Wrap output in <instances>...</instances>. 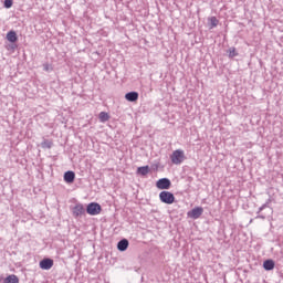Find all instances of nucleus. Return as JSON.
Instances as JSON below:
<instances>
[{
	"instance_id": "f257e3e1",
	"label": "nucleus",
	"mask_w": 283,
	"mask_h": 283,
	"mask_svg": "<svg viewBox=\"0 0 283 283\" xmlns=\"http://www.w3.org/2000/svg\"><path fill=\"white\" fill-rule=\"evenodd\" d=\"M170 160L172 165H182L185 163V151L180 149L172 151Z\"/></svg>"
},
{
	"instance_id": "f03ea898",
	"label": "nucleus",
	"mask_w": 283,
	"mask_h": 283,
	"mask_svg": "<svg viewBox=\"0 0 283 283\" xmlns=\"http://www.w3.org/2000/svg\"><path fill=\"white\" fill-rule=\"evenodd\" d=\"M159 200L160 202H164V205H174L176 202V197L170 191H161L159 193Z\"/></svg>"
},
{
	"instance_id": "7ed1b4c3",
	"label": "nucleus",
	"mask_w": 283,
	"mask_h": 283,
	"mask_svg": "<svg viewBox=\"0 0 283 283\" xmlns=\"http://www.w3.org/2000/svg\"><path fill=\"white\" fill-rule=\"evenodd\" d=\"M101 211H103V208L96 202H91L86 207L88 216H99Z\"/></svg>"
},
{
	"instance_id": "20e7f679",
	"label": "nucleus",
	"mask_w": 283,
	"mask_h": 283,
	"mask_svg": "<svg viewBox=\"0 0 283 283\" xmlns=\"http://www.w3.org/2000/svg\"><path fill=\"white\" fill-rule=\"evenodd\" d=\"M205 213V209L202 207H196L192 210L188 211L187 216L188 218H192V220H198L200 216Z\"/></svg>"
},
{
	"instance_id": "39448f33",
	"label": "nucleus",
	"mask_w": 283,
	"mask_h": 283,
	"mask_svg": "<svg viewBox=\"0 0 283 283\" xmlns=\"http://www.w3.org/2000/svg\"><path fill=\"white\" fill-rule=\"evenodd\" d=\"M156 187H157V189H160V190L170 189L171 180H169L167 178H161L156 181Z\"/></svg>"
},
{
	"instance_id": "423d86ee",
	"label": "nucleus",
	"mask_w": 283,
	"mask_h": 283,
	"mask_svg": "<svg viewBox=\"0 0 283 283\" xmlns=\"http://www.w3.org/2000/svg\"><path fill=\"white\" fill-rule=\"evenodd\" d=\"M54 266V260L52 259H43L40 261V269H43V271H50Z\"/></svg>"
},
{
	"instance_id": "0eeeda50",
	"label": "nucleus",
	"mask_w": 283,
	"mask_h": 283,
	"mask_svg": "<svg viewBox=\"0 0 283 283\" xmlns=\"http://www.w3.org/2000/svg\"><path fill=\"white\" fill-rule=\"evenodd\" d=\"M73 216L74 218H80V216H85V207L82 203L75 205L73 208Z\"/></svg>"
},
{
	"instance_id": "6e6552de",
	"label": "nucleus",
	"mask_w": 283,
	"mask_h": 283,
	"mask_svg": "<svg viewBox=\"0 0 283 283\" xmlns=\"http://www.w3.org/2000/svg\"><path fill=\"white\" fill-rule=\"evenodd\" d=\"M126 101L129 103H136L138 101V92H129L125 94Z\"/></svg>"
},
{
	"instance_id": "1a4fd4ad",
	"label": "nucleus",
	"mask_w": 283,
	"mask_h": 283,
	"mask_svg": "<svg viewBox=\"0 0 283 283\" xmlns=\"http://www.w3.org/2000/svg\"><path fill=\"white\" fill-rule=\"evenodd\" d=\"M76 178V174H74V171H66L64 174V180L69 184L72 185V182H74V179Z\"/></svg>"
},
{
	"instance_id": "9d476101",
	"label": "nucleus",
	"mask_w": 283,
	"mask_h": 283,
	"mask_svg": "<svg viewBox=\"0 0 283 283\" xmlns=\"http://www.w3.org/2000/svg\"><path fill=\"white\" fill-rule=\"evenodd\" d=\"M263 269L265 271H273L275 269V261L274 260H265L263 262Z\"/></svg>"
},
{
	"instance_id": "9b49d317",
	"label": "nucleus",
	"mask_w": 283,
	"mask_h": 283,
	"mask_svg": "<svg viewBox=\"0 0 283 283\" xmlns=\"http://www.w3.org/2000/svg\"><path fill=\"white\" fill-rule=\"evenodd\" d=\"M128 247H129V241H127V239H123L117 243L118 251H127Z\"/></svg>"
},
{
	"instance_id": "f8f14e48",
	"label": "nucleus",
	"mask_w": 283,
	"mask_h": 283,
	"mask_svg": "<svg viewBox=\"0 0 283 283\" xmlns=\"http://www.w3.org/2000/svg\"><path fill=\"white\" fill-rule=\"evenodd\" d=\"M7 40H8L10 43H17V40H18V38H17V32H14V31H9V32L7 33Z\"/></svg>"
},
{
	"instance_id": "ddd939ff",
	"label": "nucleus",
	"mask_w": 283,
	"mask_h": 283,
	"mask_svg": "<svg viewBox=\"0 0 283 283\" xmlns=\"http://www.w3.org/2000/svg\"><path fill=\"white\" fill-rule=\"evenodd\" d=\"M3 283H19V276L15 274H10L3 280Z\"/></svg>"
},
{
	"instance_id": "4468645a",
	"label": "nucleus",
	"mask_w": 283,
	"mask_h": 283,
	"mask_svg": "<svg viewBox=\"0 0 283 283\" xmlns=\"http://www.w3.org/2000/svg\"><path fill=\"white\" fill-rule=\"evenodd\" d=\"M137 174H139L140 176H147V174H149V166L138 167Z\"/></svg>"
},
{
	"instance_id": "2eb2a0df",
	"label": "nucleus",
	"mask_w": 283,
	"mask_h": 283,
	"mask_svg": "<svg viewBox=\"0 0 283 283\" xmlns=\"http://www.w3.org/2000/svg\"><path fill=\"white\" fill-rule=\"evenodd\" d=\"M209 22H210V30H213V28H218V18L216 17H211L209 18Z\"/></svg>"
},
{
	"instance_id": "dca6fc26",
	"label": "nucleus",
	"mask_w": 283,
	"mask_h": 283,
	"mask_svg": "<svg viewBox=\"0 0 283 283\" xmlns=\"http://www.w3.org/2000/svg\"><path fill=\"white\" fill-rule=\"evenodd\" d=\"M98 118L101 123H107V120H109V114L101 112Z\"/></svg>"
},
{
	"instance_id": "f3484780",
	"label": "nucleus",
	"mask_w": 283,
	"mask_h": 283,
	"mask_svg": "<svg viewBox=\"0 0 283 283\" xmlns=\"http://www.w3.org/2000/svg\"><path fill=\"white\" fill-rule=\"evenodd\" d=\"M228 55H229L230 59H233V57L238 56V51L235 50V48H233V46L230 48L228 50Z\"/></svg>"
},
{
	"instance_id": "a211bd4d",
	"label": "nucleus",
	"mask_w": 283,
	"mask_h": 283,
	"mask_svg": "<svg viewBox=\"0 0 283 283\" xmlns=\"http://www.w3.org/2000/svg\"><path fill=\"white\" fill-rule=\"evenodd\" d=\"M12 3H13L12 0H4V8H7V9L12 8Z\"/></svg>"
},
{
	"instance_id": "6ab92c4d",
	"label": "nucleus",
	"mask_w": 283,
	"mask_h": 283,
	"mask_svg": "<svg viewBox=\"0 0 283 283\" xmlns=\"http://www.w3.org/2000/svg\"><path fill=\"white\" fill-rule=\"evenodd\" d=\"M45 145H46V147H51V146H52V143H49V144H48V143H44V144H43V147H45Z\"/></svg>"
}]
</instances>
